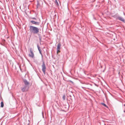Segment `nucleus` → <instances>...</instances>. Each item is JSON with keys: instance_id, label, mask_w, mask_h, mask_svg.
Returning <instances> with one entry per match:
<instances>
[{"instance_id": "f8f14e48", "label": "nucleus", "mask_w": 125, "mask_h": 125, "mask_svg": "<svg viewBox=\"0 0 125 125\" xmlns=\"http://www.w3.org/2000/svg\"><path fill=\"white\" fill-rule=\"evenodd\" d=\"M38 36H39V38L40 40V41L41 42V41L42 37L40 35V34H38Z\"/></svg>"}, {"instance_id": "a211bd4d", "label": "nucleus", "mask_w": 125, "mask_h": 125, "mask_svg": "<svg viewBox=\"0 0 125 125\" xmlns=\"http://www.w3.org/2000/svg\"><path fill=\"white\" fill-rule=\"evenodd\" d=\"M31 19H34V20H36V19L35 18H34V17L31 18Z\"/></svg>"}, {"instance_id": "0eeeda50", "label": "nucleus", "mask_w": 125, "mask_h": 125, "mask_svg": "<svg viewBox=\"0 0 125 125\" xmlns=\"http://www.w3.org/2000/svg\"><path fill=\"white\" fill-rule=\"evenodd\" d=\"M117 19L123 22H125V21L124 20V19L122 17L118 16L117 17Z\"/></svg>"}, {"instance_id": "39448f33", "label": "nucleus", "mask_w": 125, "mask_h": 125, "mask_svg": "<svg viewBox=\"0 0 125 125\" xmlns=\"http://www.w3.org/2000/svg\"><path fill=\"white\" fill-rule=\"evenodd\" d=\"M61 46V44L60 43H59L57 45V53L58 54V53L60 52V50L61 49L60 47Z\"/></svg>"}, {"instance_id": "6e6552de", "label": "nucleus", "mask_w": 125, "mask_h": 125, "mask_svg": "<svg viewBox=\"0 0 125 125\" xmlns=\"http://www.w3.org/2000/svg\"><path fill=\"white\" fill-rule=\"evenodd\" d=\"M23 82L25 84V85L29 86V83L26 80H24L23 81Z\"/></svg>"}, {"instance_id": "6ab92c4d", "label": "nucleus", "mask_w": 125, "mask_h": 125, "mask_svg": "<svg viewBox=\"0 0 125 125\" xmlns=\"http://www.w3.org/2000/svg\"><path fill=\"white\" fill-rule=\"evenodd\" d=\"M123 107H125V104H124L123 106Z\"/></svg>"}, {"instance_id": "20e7f679", "label": "nucleus", "mask_w": 125, "mask_h": 125, "mask_svg": "<svg viewBox=\"0 0 125 125\" xmlns=\"http://www.w3.org/2000/svg\"><path fill=\"white\" fill-rule=\"evenodd\" d=\"M30 54L29 55V56L32 58H34V54L33 51V50L32 48H30Z\"/></svg>"}, {"instance_id": "aec40b11", "label": "nucleus", "mask_w": 125, "mask_h": 125, "mask_svg": "<svg viewBox=\"0 0 125 125\" xmlns=\"http://www.w3.org/2000/svg\"><path fill=\"white\" fill-rule=\"evenodd\" d=\"M123 108L125 110V107H123Z\"/></svg>"}, {"instance_id": "2eb2a0df", "label": "nucleus", "mask_w": 125, "mask_h": 125, "mask_svg": "<svg viewBox=\"0 0 125 125\" xmlns=\"http://www.w3.org/2000/svg\"><path fill=\"white\" fill-rule=\"evenodd\" d=\"M40 6V4L38 2L37 6V8H39Z\"/></svg>"}, {"instance_id": "9d476101", "label": "nucleus", "mask_w": 125, "mask_h": 125, "mask_svg": "<svg viewBox=\"0 0 125 125\" xmlns=\"http://www.w3.org/2000/svg\"><path fill=\"white\" fill-rule=\"evenodd\" d=\"M37 48H38V50L39 51V52H40V51H41V50L40 49V48L39 45H37Z\"/></svg>"}, {"instance_id": "dca6fc26", "label": "nucleus", "mask_w": 125, "mask_h": 125, "mask_svg": "<svg viewBox=\"0 0 125 125\" xmlns=\"http://www.w3.org/2000/svg\"><path fill=\"white\" fill-rule=\"evenodd\" d=\"M102 105H103V106H104L106 107H107V105L104 103H102Z\"/></svg>"}, {"instance_id": "423d86ee", "label": "nucleus", "mask_w": 125, "mask_h": 125, "mask_svg": "<svg viewBox=\"0 0 125 125\" xmlns=\"http://www.w3.org/2000/svg\"><path fill=\"white\" fill-rule=\"evenodd\" d=\"M30 22L32 24H35L36 25H39L40 24V22H36L33 20L31 21Z\"/></svg>"}, {"instance_id": "9b49d317", "label": "nucleus", "mask_w": 125, "mask_h": 125, "mask_svg": "<svg viewBox=\"0 0 125 125\" xmlns=\"http://www.w3.org/2000/svg\"><path fill=\"white\" fill-rule=\"evenodd\" d=\"M39 52V53H40V54L41 55V57H42V60H43V55L42 53V51H40Z\"/></svg>"}, {"instance_id": "7ed1b4c3", "label": "nucleus", "mask_w": 125, "mask_h": 125, "mask_svg": "<svg viewBox=\"0 0 125 125\" xmlns=\"http://www.w3.org/2000/svg\"><path fill=\"white\" fill-rule=\"evenodd\" d=\"M42 70L44 74H45V72L46 70V67L45 64L43 61V62L42 64Z\"/></svg>"}, {"instance_id": "f3484780", "label": "nucleus", "mask_w": 125, "mask_h": 125, "mask_svg": "<svg viewBox=\"0 0 125 125\" xmlns=\"http://www.w3.org/2000/svg\"><path fill=\"white\" fill-rule=\"evenodd\" d=\"M68 82H69L71 83L72 84H73V81H72L70 80H69Z\"/></svg>"}, {"instance_id": "4be33fe9", "label": "nucleus", "mask_w": 125, "mask_h": 125, "mask_svg": "<svg viewBox=\"0 0 125 125\" xmlns=\"http://www.w3.org/2000/svg\"><path fill=\"white\" fill-rule=\"evenodd\" d=\"M124 15H125V13H124Z\"/></svg>"}, {"instance_id": "1a4fd4ad", "label": "nucleus", "mask_w": 125, "mask_h": 125, "mask_svg": "<svg viewBox=\"0 0 125 125\" xmlns=\"http://www.w3.org/2000/svg\"><path fill=\"white\" fill-rule=\"evenodd\" d=\"M55 2L56 5H57V6L59 5V4L58 3L57 0H55Z\"/></svg>"}, {"instance_id": "412c9836", "label": "nucleus", "mask_w": 125, "mask_h": 125, "mask_svg": "<svg viewBox=\"0 0 125 125\" xmlns=\"http://www.w3.org/2000/svg\"><path fill=\"white\" fill-rule=\"evenodd\" d=\"M124 112H125V110L124 111Z\"/></svg>"}, {"instance_id": "ddd939ff", "label": "nucleus", "mask_w": 125, "mask_h": 125, "mask_svg": "<svg viewBox=\"0 0 125 125\" xmlns=\"http://www.w3.org/2000/svg\"><path fill=\"white\" fill-rule=\"evenodd\" d=\"M66 96L65 95H64L62 97V99L63 100H65V99Z\"/></svg>"}, {"instance_id": "4468645a", "label": "nucleus", "mask_w": 125, "mask_h": 125, "mask_svg": "<svg viewBox=\"0 0 125 125\" xmlns=\"http://www.w3.org/2000/svg\"><path fill=\"white\" fill-rule=\"evenodd\" d=\"M4 104L3 103V102H1V106L2 107H3Z\"/></svg>"}, {"instance_id": "f03ea898", "label": "nucleus", "mask_w": 125, "mask_h": 125, "mask_svg": "<svg viewBox=\"0 0 125 125\" xmlns=\"http://www.w3.org/2000/svg\"><path fill=\"white\" fill-rule=\"evenodd\" d=\"M29 89V86L25 85L24 86L21 87V90L23 92H25L27 91Z\"/></svg>"}, {"instance_id": "f257e3e1", "label": "nucleus", "mask_w": 125, "mask_h": 125, "mask_svg": "<svg viewBox=\"0 0 125 125\" xmlns=\"http://www.w3.org/2000/svg\"><path fill=\"white\" fill-rule=\"evenodd\" d=\"M40 29L38 27L32 26H29V31L32 34H38L39 32Z\"/></svg>"}]
</instances>
